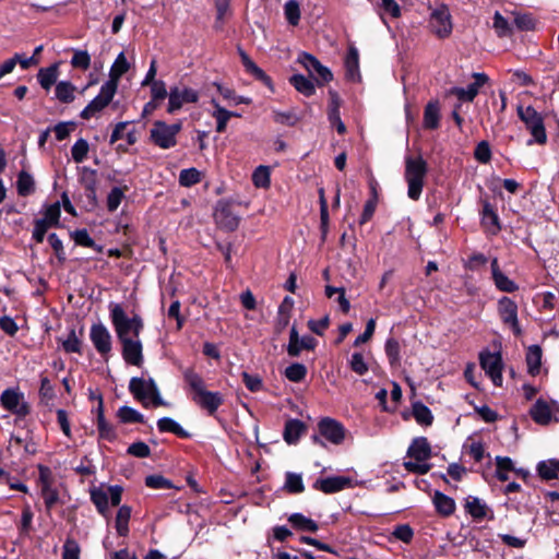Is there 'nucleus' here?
Here are the masks:
<instances>
[{
  "label": "nucleus",
  "mask_w": 559,
  "mask_h": 559,
  "mask_svg": "<svg viewBox=\"0 0 559 559\" xmlns=\"http://www.w3.org/2000/svg\"><path fill=\"white\" fill-rule=\"evenodd\" d=\"M108 308L109 317L119 342L140 336L144 323L139 314L128 317L123 307L117 302H110Z\"/></svg>",
  "instance_id": "nucleus-1"
},
{
  "label": "nucleus",
  "mask_w": 559,
  "mask_h": 559,
  "mask_svg": "<svg viewBox=\"0 0 559 559\" xmlns=\"http://www.w3.org/2000/svg\"><path fill=\"white\" fill-rule=\"evenodd\" d=\"M183 379L194 393L192 396L194 403L210 415H213L223 404V395L219 392L207 391L202 377L192 369L185 370Z\"/></svg>",
  "instance_id": "nucleus-2"
},
{
  "label": "nucleus",
  "mask_w": 559,
  "mask_h": 559,
  "mask_svg": "<svg viewBox=\"0 0 559 559\" xmlns=\"http://www.w3.org/2000/svg\"><path fill=\"white\" fill-rule=\"evenodd\" d=\"M427 173L428 166L421 156H406L404 178L409 199L417 201L420 198Z\"/></svg>",
  "instance_id": "nucleus-3"
},
{
  "label": "nucleus",
  "mask_w": 559,
  "mask_h": 559,
  "mask_svg": "<svg viewBox=\"0 0 559 559\" xmlns=\"http://www.w3.org/2000/svg\"><path fill=\"white\" fill-rule=\"evenodd\" d=\"M129 391L143 407L165 406L167 403L162 399L159 390L152 378L133 377L129 382Z\"/></svg>",
  "instance_id": "nucleus-4"
},
{
  "label": "nucleus",
  "mask_w": 559,
  "mask_h": 559,
  "mask_svg": "<svg viewBox=\"0 0 559 559\" xmlns=\"http://www.w3.org/2000/svg\"><path fill=\"white\" fill-rule=\"evenodd\" d=\"M409 461L404 462V467L412 473L425 475L430 469L428 460L431 456L430 444L425 437L415 438L407 450Z\"/></svg>",
  "instance_id": "nucleus-5"
},
{
  "label": "nucleus",
  "mask_w": 559,
  "mask_h": 559,
  "mask_svg": "<svg viewBox=\"0 0 559 559\" xmlns=\"http://www.w3.org/2000/svg\"><path fill=\"white\" fill-rule=\"evenodd\" d=\"M122 490L118 485L94 487L90 491L91 500L103 516H108L109 503L114 507L118 506L122 498Z\"/></svg>",
  "instance_id": "nucleus-6"
},
{
  "label": "nucleus",
  "mask_w": 559,
  "mask_h": 559,
  "mask_svg": "<svg viewBox=\"0 0 559 559\" xmlns=\"http://www.w3.org/2000/svg\"><path fill=\"white\" fill-rule=\"evenodd\" d=\"M182 129L181 122L168 124L156 120L150 130V140L159 148L168 150L177 144V135Z\"/></svg>",
  "instance_id": "nucleus-7"
},
{
  "label": "nucleus",
  "mask_w": 559,
  "mask_h": 559,
  "mask_svg": "<svg viewBox=\"0 0 559 559\" xmlns=\"http://www.w3.org/2000/svg\"><path fill=\"white\" fill-rule=\"evenodd\" d=\"M1 406L11 414L24 418L31 412L24 393L19 388H8L0 395Z\"/></svg>",
  "instance_id": "nucleus-8"
},
{
  "label": "nucleus",
  "mask_w": 559,
  "mask_h": 559,
  "mask_svg": "<svg viewBox=\"0 0 559 559\" xmlns=\"http://www.w3.org/2000/svg\"><path fill=\"white\" fill-rule=\"evenodd\" d=\"M518 114L520 119L530 130L534 141L538 144L546 143L547 135L542 116L532 106H527L525 108L519 107Z\"/></svg>",
  "instance_id": "nucleus-9"
},
{
  "label": "nucleus",
  "mask_w": 559,
  "mask_h": 559,
  "mask_svg": "<svg viewBox=\"0 0 559 559\" xmlns=\"http://www.w3.org/2000/svg\"><path fill=\"white\" fill-rule=\"evenodd\" d=\"M114 83H104L97 96H95L81 111L80 117L88 120L105 109L116 95Z\"/></svg>",
  "instance_id": "nucleus-10"
},
{
  "label": "nucleus",
  "mask_w": 559,
  "mask_h": 559,
  "mask_svg": "<svg viewBox=\"0 0 559 559\" xmlns=\"http://www.w3.org/2000/svg\"><path fill=\"white\" fill-rule=\"evenodd\" d=\"M479 362L486 374L496 386L502 385V357L500 353L484 350L479 354Z\"/></svg>",
  "instance_id": "nucleus-11"
},
{
  "label": "nucleus",
  "mask_w": 559,
  "mask_h": 559,
  "mask_svg": "<svg viewBox=\"0 0 559 559\" xmlns=\"http://www.w3.org/2000/svg\"><path fill=\"white\" fill-rule=\"evenodd\" d=\"M533 420L539 425H548L550 421H559V404L555 401L538 399L531 408Z\"/></svg>",
  "instance_id": "nucleus-12"
},
{
  "label": "nucleus",
  "mask_w": 559,
  "mask_h": 559,
  "mask_svg": "<svg viewBox=\"0 0 559 559\" xmlns=\"http://www.w3.org/2000/svg\"><path fill=\"white\" fill-rule=\"evenodd\" d=\"M199 100V93L191 87L174 86L168 94V114H175L185 104H194Z\"/></svg>",
  "instance_id": "nucleus-13"
},
{
  "label": "nucleus",
  "mask_w": 559,
  "mask_h": 559,
  "mask_svg": "<svg viewBox=\"0 0 559 559\" xmlns=\"http://www.w3.org/2000/svg\"><path fill=\"white\" fill-rule=\"evenodd\" d=\"M429 25L439 38H445L452 33V22L449 9L441 4L432 10Z\"/></svg>",
  "instance_id": "nucleus-14"
},
{
  "label": "nucleus",
  "mask_w": 559,
  "mask_h": 559,
  "mask_svg": "<svg viewBox=\"0 0 559 559\" xmlns=\"http://www.w3.org/2000/svg\"><path fill=\"white\" fill-rule=\"evenodd\" d=\"M355 480L345 475L331 476L326 478L317 479L313 484V488L324 493H334L341 490L353 488Z\"/></svg>",
  "instance_id": "nucleus-15"
},
{
  "label": "nucleus",
  "mask_w": 559,
  "mask_h": 559,
  "mask_svg": "<svg viewBox=\"0 0 559 559\" xmlns=\"http://www.w3.org/2000/svg\"><path fill=\"white\" fill-rule=\"evenodd\" d=\"M90 338L99 355L106 357L111 352V335L103 323L93 324Z\"/></svg>",
  "instance_id": "nucleus-16"
},
{
  "label": "nucleus",
  "mask_w": 559,
  "mask_h": 559,
  "mask_svg": "<svg viewBox=\"0 0 559 559\" xmlns=\"http://www.w3.org/2000/svg\"><path fill=\"white\" fill-rule=\"evenodd\" d=\"M318 341L311 335L299 336L296 326L294 325L289 332V342L287 345V353L290 357H297L301 350H312L316 348Z\"/></svg>",
  "instance_id": "nucleus-17"
},
{
  "label": "nucleus",
  "mask_w": 559,
  "mask_h": 559,
  "mask_svg": "<svg viewBox=\"0 0 559 559\" xmlns=\"http://www.w3.org/2000/svg\"><path fill=\"white\" fill-rule=\"evenodd\" d=\"M320 433L331 443L341 444L345 439L344 426L330 417L321 419L318 424Z\"/></svg>",
  "instance_id": "nucleus-18"
},
{
  "label": "nucleus",
  "mask_w": 559,
  "mask_h": 559,
  "mask_svg": "<svg viewBox=\"0 0 559 559\" xmlns=\"http://www.w3.org/2000/svg\"><path fill=\"white\" fill-rule=\"evenodd\" d=\"M498 312L502 322L511 326L515 334H520L516 304L509 297H502L498 301Z\"/></svg>",
  "instance_id": "nucleus-19"
},
{
  "label": "nucleus",
  "mask_w": 559,
  "mask_h": 559,
  "mask_svg": "<svg viewBox=\"0 0 559 559\" xmlns=\"http://www.w3.org/2000/svg\"><path fill=\"white\" fill-rule=\"evenodd\" d=\"M473 78L475 80L474 83L467 87H454L451 93L462 102H473L479 88L489 81L488 75L480 72L473 73Z\"/></svg>",
  "instance_id": "nucleus-20"
},
{
  "label": "nucleus",
  "mask_w": 559,
  "mask_h": 559,
  "mask_svg": "<svg viewBox=\"0 0 559 559\" xmlns=\"http://www.w3.org/2000/svg\"><path fill=\"white\" fill-rule=\"evenodd\" d=\"M122 346V357L129 365L140 367L143 362V347L139 337L120 341Z\"/></svg>",
  "instance_id": "nucleus-21"
},
{
  "label": "nucleus",
  "mask_w": 559,
  "mask_h": 559,
  "mask_svg": "<svg viewBox=\"0 0 559 559\" xmlns=\"http://www.w3.org/2000/svg\"><path fill=\"white\" fill-rule=\"evenodd\" d=\"M490 269L492 281L498 290L503 293H514L519 289V285L501 271L497 258L492 259Z\"/></svg>",
  "instance_id": "nucleus-22"
},
{
  "label": "nucleus",
  "mask_w": 559,
  "mask_h": 559,
  "mask_svg": "<svg viewBox=\"0 0 559 559\" xmlns=\"http://www.w3.org/2000/svg\"><path fill=\"white\" fill-rule=\"evenodd\" d=\"M480 222L485 230L491 235H497L500 229L499 216L493 206L488 201H483L480 212Z\"/></svg>",
  "instance_id": "nucleus-23"
},
{
  "label": "nucleus",
  "mask_w": 559,
  "mask_h": 559,
  "mask_svg": "<svg viewBox=\"0 0 559 559\" xmlns=\"http://www.w3.org/2000/svg\"><path fill=\"white\" fill-rule=\"evenodd\" d=\"M238 51L245 70L254 79L271 87V78L266 75V73L261 68H259L241 48H239Z\"/></svg>",
  "instance_id": "nucleus-24"
},
{
  "label": "nucleus",
  "mask_w": 559,
  "mask_h": 559,
  "mask_svg": "<svg viewBox=\"0 0 559 559\" xmlns=\"http://www.w3.org/2000/svg\"><path fill=\"white\" fill-rule=\"evenodd\" d=\"M330 96H331V100H330L329 112H328L329 121L332 127L336 128V130L340 134H344L346 132V127H345L344 122L342 121L341 115H340V107H341L340 98L336 95V93H332V92L330 93Z\"/></svg>",
  "instance_id": "nucleus-25"
},
{
  "label": "nucleus",
  "mask_w": 559,
  "mask_h": 559,
  "mask_svg": "<svg viewBox=\"0 0 559 559\" xmlns=\"http://www.w3.org/2000/svg\"><path fill=\"white\" fill-rule=\"evenodd\" d=\"M210 103L214 108L211 115L216 120V131L223 133L226 130L229 119L238 115L222 107L215 98H212Z\"/></svg>",
  "instance_id": "nucleus-26"
},
{
  "label": "nucleus",
  "mask_w": 559,
  "mask_h": 559,
  "mask_svg": "<svg viewBox=\"0 0 559 559\" xmlns=\"http://www.w3.org/2000/svg\"><path fill=\"white\" fill-rule=\"evenodd\" d=\"M306 431V425L299 419H289L285 424L283 437L288 444H296Z\"/></svg>",
  "instance_id": "nucleus-27"
},
{
  "label": "nucleus",
  "mask_w": 559,
  "mask_h": 559,
  "mask_svg": "<svg viewBox=\"0 0 559 559\" xmlns=\"http://www.w3.org/2000/svg\"><path fill=\"white\" fill-rule=\"evenodd\" d=\"M466 512L475 520L481 521L488 516L489 508L477 497H467L465 503Z\"/></svg>",
  "instance_id": "nucleus-28"
},
{
  "label": "nucleus",
  "mask_w": 559,
  "mask_h": 559,
  "mask_svg": "<svg viewBox=\"0 0 559 559\" xmlns=\"http://www.w3.org/2000/svg\"><path fill=\"white\" fill-rule=\"evenodd\" d=\"M432 502L437 512L443 516H449L455 511L454 500L441 491L433 492Z\"/></svg>",
  "instance_id": "nucleus-29"
},
{
  "label": "nucleus",
  "mask_w": 559,
  "mask_h": 559,
  "mask_svg": "<svg viewBox=\"0 0 559 559\" xmlns=\"http://www.w3.org/2000/svg\"><path fill=\"white\" fill-rule=\"evenodd\" d=\"M129 67L124 53L120 52L110 68L109 80L105 83H114V87L117 90L120 78L129 70Z\"/></svg>",
  "instance_id": "nucleus-30"
},
{
  "label": "nucleus",
  "mask_w": 559,
  "mask_h": 559,
  "mask_svg": "<svg viewBox=\"0 0 559 559\" xmlns=\"http://www.w3.org/2000/svg\"><path fill=\"white\" fill-rule=\"evenodd\" d=\"M76 86L70 81H60L56 84L55 96L63 104H70L75 99Z\"/></svg>",
  "instance_id": "nucleus-31"
},
{
  "label": "nucleus",
  "mask_w": 559,
  "mask_h": 559,
  "mask_svg": "<svg viewBox=\"0 0 559 559\" xmlns=\"http://www.w3.org/2000/svg\"><path fill=\"white\" fill-rule=\"evenodd\" d=\"M440 122V106L437 100L429 102L424 111V127L426 129H437Z\"/></svg>",
  "instance_id": "nucleus-32"
},
{
  "label": "nucleus",
  "mask_w": 559,
  "mask_h": 559,
  "mask_svg": "<svg viewBox=\"0 0 559 559\" xmlns=\"http://www.w3.org/2000/svg\"><path fill=\"white\" fill-rule=\"evenodd\" d=\"M288 522L292 526L301 532H317L319 525L312 519L301 514V513H293L288 518Z\"/></svg>",
  "instance_id": "nucleus-33"
},
{
  "label": "nucleus",
  "mask_w": 559,
  "mask_h": 559,
  "mask_svg": "<svg viewBox=\"0 0 559 559\" xmlns=\"http://www.w3.org/2000/svg\"><path fill=\"white\" fill-rule=\"evenodd\" d=\"M58 73L59 67L57 63L47 68H41L37 73V80L40 86L44 90L49 91L50 87L57 82Z\"/></svg>",
  "instance_id": "nucleus-34"
},
{
  "label": "nucleus",
  "mask_w": 559,
  "mask_h": 559,
  "mask_svg": "<svg viewBox=\"0 0 559 559\" xmlns=\"http://www.w3.org/2000/svg\"><path fill=\"white\" fill-rule=\"evenodd\" d=\"M131 508L129 506H121L118 509L115 527L119 536L126 537L129 534V521L131 518Z\"/></svg>",
  "instance_id": "nucleus-35"
},
{
  "label": "nucleus",
  "mask_w": 559,
  "mask_h": 559,
  "mask_svg": "<svg viewBox=\"0 0 559 559\" xmlns=\"http://www.w3.org/2000/svg\"><path fill=\"white\" fill-rule=\"evenodd\" d=\"M526 364L528 373L536 376L540 371L542 366V348L538 345H532L526 353Z\"/></svg>",
  "instance_id": "nucleus-36"
},
{
  "label": "nucleus",
  "mask_w": 559,
  "mask_h": 559,
  "mask_svg": "<svg viewBox=\"0 0 559 559\" xmlns=\"http://www.w3.org/2000/svg\"><path fill=\"white\" fill-rule=\"evenodd\" d=\"M97 430L100 439L107 441H114L116 439L115 428L112 425L106 421L102 403L98 406Z\"/></svg>",
  "instance_id": "nucleus-37"
},
{
  "label": "nucleus",
  "mask_w": 559,
  "mask_h": 559,
  "mask_svg": "<svg viewBox=\"0 0 559 559\" xmlns=\"http://www.w3.org/2000/svg\"><path fill=\"white\" fill-rule=\"evenodd\" d=\"M215 219L219 225L224 226L228 230H235L239 224V218L226 206L216 210Z\"/></svg>",
  "instance_id": "nucleus-38"
},
{
  "label": "nucleus",
  "mask_w": 559,
  "mask_h": 559,
  "mask_svg": "<svg viewBox=\"0 0 559 559\" xmlns=\"http://www.w3.org/2000/svg\"><path fill=\"white\" fill-rule=\"evenodd\" d=\"M289 82L299 93L305 96H311L316 92L313 82L302 74H294L289 79Z\"/></svg>",
  "instance_id": "nucleus-39"
},
{
  "label": "nucleus",
  "mask_w": 559,
  "mask_h": 559,
  "mask_svg": "<svg viewBox=\"0 0 559 559\" xmlns=\"http://www.w3.org/2000/svg\"><path fill=\"white\" fill-rule=\"evenodd\" d=\"M157 427L160 432H171L181 438H188L189 433L173 418L163 417L157 421Z\"/></svg>",
  "instance_id": "nucleus-40"
},
{
  "label": "nucleus",
  "mask_w": 559,
  "mask_h": 559,
  "mask_svg": "<svg viewBox=\"0 0 559 559\" xmlns=\"http://www.w3.org/2000/svg\"><path fill=\"white\" fill-rule=\"evenodd\" d=\"M214 86L217 88V92L221 96L227 100L230 105H240V104H250L251 99L249 97L236 95L233 88H229L221 83L215 82Z\"/></svg>",
  "instance_id": "nucleus-41"
},
{
  "label": "nucleus",
  "mask_w": 559,
  "mask_h": 559,
  "mask_svg": "<svg viewBox=\"0 0 559 559\" xmlns=\"http://www.w3.org/2000/svg\"><path fill=\"white\" fill-rule=\"evenodd\" d=\"M539 476L545 480L556 479L559 474V461H543L537 465Z\"/></svg>",
  "instance_id": "nucleus-42"
},
{
  "label": "nucleus",
  "mask_w": 559,
  "mask_h": 559,
  "mask_svg": "<svg viewBox=\"0 0 559 559\" xmlns=\"http://www.w3.org/2000/svg\"><path fill=\"white\" fill-rule=\"evenodd\" d=\"M17 193L21 197H27L35 190V182L33 177L27 171H20L16 181Z\"/></svg>",
  "instance_id": "nucleus-43"
},
{
  "label": "nucleus",
  "mask_w": 559,
  "mask_h": 559,
  "mask_svg": "<svg viewBox=\"0 0 559 559\" xmlns=\"http://www.w3.org/2000/svg\"><path fill=\"white\" fill-rule=\"evenodd\" d=\"M413 415L419 425L430 426L433 421L431 411L421 402L413 404Z\"/></svg>",
  "instance_id": "nucleus-44"
},
{
  "label": "nucleus",
  "mask_w": 559,
  "mask_h": 559,
  "mask_svg": "<svg viewBox=\"0 0 559 559\" xmlns=\"http://www.w3.org/2000/svg\"><path fill=\"white\" fill-rule=\"evenodd\" d=\"M345 67H346L347 76L353 81L356 80L359 74L358 73L359 55H358V50L356 48L352 47L348 50V53L345 59Z\"/></svg>",
  "instance_id": "nucleus-45"
},
{
  "label": "nucleus",
  "mask_w": 559,
  "mask_h": 559,
  "mask_svg": "<svg viewBox=\"0 0 559 559\" xmlns=\"http://www.w3.org/2000/svg\"><path fill=\"white\" fill-rule=\"evenodd\" d=\"M252 182L257 188L266 189L271 185V169L269 166H259L252 174Z\"/></svg>",
  "instance_id": "nucleus-46"
},
{
  "label": "nucleus",
  "mask_w": 559,
  "mask_h": 559,
  "mask_svg": "<svg viewBox=\"0 0 559 559\" xmlns=\"http://www.w3.org/2000/svg\"><path fill=\"white\" fill-rule=\"evenodd\" d=\"M117 416L124 424L144 423V416L130 406H121L117 412Z\"/></svg>",
  "instance_id": "nucleus-47"
},
{
  "label": "nucleus",
  "mask_w": 559,
  "mask_h": 559,
  "mask_svg": "<svg viewBox=\"0 0 559 559\" xmlns=\"http://www.w3.org/2000/svg\"><path fill=\"white\" fill-rule=\"evenodd\" d=\"M71 236L76 245L102 251V247L94 241L86 229H78Z\"/></svg>",
  "instance_id": "nucleus-48"
},
{
  "label": "nucleus",
  "mask_w": 559,
  "mask_h": 559,
  "mask_svg": "<svg viewBox=\"0 0 559 559\" xmlns=\"http://www.w3.org/2000/svg\"><path fill=\"white\" fill-rule=\"evenodd\" d=\"M284 374L292 382H300L307 376V368L302 364L294 362L286 367Z\"/></svg>",
  "instance_id": "nucleus-49"
},
{
  "label": "nucleus",
  "mask_w": 559,
  "mask_h": 559,
  "mask_svg": "<svg viewBox=\"0 0 559 559\" xmlns=\"http://www.w3.org/2000/svg\"><path fill=\"white\" fill-rule=\"evenodd\" d=\"M284 13L287 22L296 26L300 20V8L296 0H289L284 5Z\"/></svg>",
  "instance_id": "nucleus-50"
},
{
  "label": "nucleus",
  "mask_w": 559,
  "mask_h": 559,
  "mask_svg": "<svg viewBox=\"0 0 559 559\" xmlns=\"http://www.w3.org/2000/svg\"><path fill=\"white\" fill-rule=\"evenodd\" d=\"M201 180V173L197 168L182 169L179 174V183L182 187H191Z\"/></svg>",
  "instance_id": "nucleus-51"
},
{
  "label": "nucleus",
  "mask_w": 559,
  "mask_h": 559,
  "mask_svg": "<svg viewBox=\"0 0 559 559\" xmlns=\"http://www.w3.org/2000/svg\"><path fill=\"white\" fill-rule=\"evenodd\" d=\"M348 365L352 371H354L358 376H364L369 370L368 364L366 362L361 353L352 354L348 360Z\"/></svg>",
  "instance_id": "nucleus-52"
},
{
  "label": "nucleus",
  "mask_w": 559,
  "mask_h": 559,
  "mask_svg": "<svg viewBox=\"0 0 559 559\" xmlns=\"http://www.w3.org/2000/svg\"><path fill=\"white\" fill-rule=\"evenodd\" d=\"M62 348L64 349V352L67 353H76V354H81V350H82V342L80 340V337L76 335L75 331L74 330H71L67 336V338H64L62 341Z\"/></svg>",
  "instance_id": "nucleus-53"
},
{
  "label": "nucleus",
  "mask_w": 559,
  "mask_h": 559,
  "mask_svg": "<svg viewBox=\"0 0 559 559\" xmlns=\"http://www.w3.org/2000/svg\"><path fill=\"white\" fill-rule=\"evenodd\" d=\"M124 189L120 187H115L110 190V192L107 195V210L109 212H115L119 205L121 204L122 199L124 198Z\"/></svg>",
  "instance_id": "nucleus-54"
},
{
  "label": "nucleus",
  "mask_w": 559,
  "mask_h": 559,
  "mask_svg": "<svg viewBox=\"0 0 559 559\" xmlns=\"http://www.w3.org/2000/svg\"><path fill=\"white\" fill-rule=\"evenodd\" d=\"M71 66L76 69L87 70L91 66V56L86 50L75 49L71 59Z\"/></svg>",
  "instance_id": "nucleus-55"
},
{
  "label": "nucleus",
  "mask_w": 559,
  "mask_h": 559,
  "mask_svg": "<svg viewBox=\"0 0 559 559\" xmlns=\"http://www.w3.org/2000/svg\"><path fill=\"white\" fill-rule=\"evenodd\" d=\"M285 488L292 493H300L304 491V483L300 474L287 473Z\"/></svg>",
  "instance_id": "nucleus-56"
},
{
  "label": "nucleus",
  "mask_w": 559,
  "mask_h": 559,
  "mask_svg": "<svg viewBox=\"0 0 559 559\" xmlns=\"http://www.w3.org/2000/svg\"><path fill=\"white\" fill-rule=\"evenodd\" d=\"M60 215H61L60 203L55 202L45 209L44 217L41 219H44L46 223L50 224L51 226H58Z\"/></svg>",
  "instance_id": "nucleus-57"
},
{
  "label": "nucleus",
  "mask_w": 559,
  "mask_h": 559,
  "mask_svg": "<svg viewBox=\"0 0 559 559\" xmlns=\"http://www.w3.org/2000/svg\"><path fill=\"white\" fill-rule=\"evenodd\" d=\"M385 354L388 356V359L390 361V365L394 366L400 362V344L394 338H388L385 342Z\"/></svg>",
  "instance_id": "nucleus-58"
},
{
  "label": "nucleus",
  "mask_w": 559,
  "mask_h": 559,
  "mask_svg": "<svg viewBox=\"0 0 559 559\" xmlns=\"http://www.w3.org/2000/svg\"><path fill=\"white\" fill-rule=\"evenodd\" d=\"M88 153V143L84 139H79L71 148L72 158L75 163H82Z\"/></svg>",
  "instance_id": "nucleus-59"
},
{
  "label": "nucleus",
  "mask_w": 559,
  "mask_h": 559,
  "mask_svg": "<svg viewBox=\"0 0 559 559\" xmlns=\"http://www.w3.org/2000/svg\"><path fill=\"white\" fill-rule=\"evenodd\" d=\"M80 546L71 538H68L62 547V559H80Z\"/></svg>",
  "instance_id": "nucleus-60"
},
{
  "label": "nucleus",
  "mask_w": 559,
  "mask_h": 559,
  "mask_svg": "<svg viewBox=\"0 0 559 559\" xmlns=\"http://www.w3.org/2000/svg\"><path fill=\"white\" fill-rule=\"evenodd\" d=\"M145 485L153 489H169L171 481L160 475H150L145 478Z\"/></svg>",
  "instance_id": "nucleus-61"
},
{
  "label": "nucleus",
  "mask_w": 559,
  "mask_h": 559,
  "mask_svg": "<svg viewBox=\"0 0 559 559\" xmlns=\"http://www.w3.org/2000/svg\"><path fill=\"white\" fill-rule=\"evenodd\" d=\"M148 86L151 87L152 100H155L157 103L165 99L166 96L169 94L167 93L166 84L164 81L154 82Z\"/></svg>",
  "instance_id": "nucleus-62"
},
{
  "label": "nucleus",
  "mask_w": 559,
  "mask_h": 559,
  "mask_svg": "<svg viewBox=\"0 0 559 559\" xmlns=\"http://www.w3.org/2000/svg\"><path fill=\"white\" fill-rule=\"evenodd\" d=\"M474 155L478 162L483 164L488 163L491 158V151L489 144L486 141L479 142L475 148Z\"/></svg>",
  "instance_id": "nucleus-63"
},
{
  "label": "nucleus",
  "mask_w": 559,
  "mask_h": 559,
  "mask_svg": "<svg viewBox=\"0 0 559 559\" xmlns=\"http://www.w3.org/2000/svg\"><path fill=\"white\" fill-rule=\"evenodd\" d=\"M128 453L130 455L135 456V457L144 459V457L150 456L151 450H150V447L146 443H144L142 441H139V442L132 443L128 448Z\"/></svg>",
  "instance_id": "nucleus-64"
}]
</instances>
